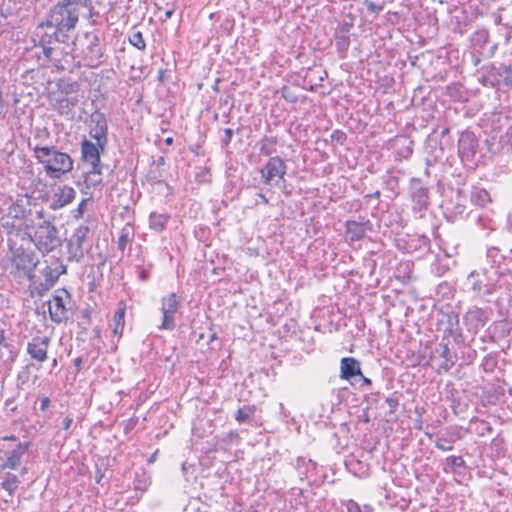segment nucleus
I'll return each mask as SVG.
<instances>
[{"instance_id": "1", "label": "nucleus", "mask_w": 512, "mask_h": 512, "mask_svg": "<svg viewBox=\"0 0 512 512\" xmlns=\"http://www.w3.org/2000/svg\"><path fill=\"white\" fill-rule=\"evenodd\" d=\"M81 8L72 0H57L46 13L45 19L36 26L50 32L49 39H70L80 21Z\"/></svg>"}, {"instance_id": "9", "label": "nucleus", "mask_w": 512, "mask_h": 512, "mask_svg": "<svg viewBox=\"0 0 512 512\" xmlns=\"http://www.w3.org/2000/svg\"><path fill=\"white\" fill-rule=\"evenodd\" d=\"M89 234L90 228L87 225H80L73 231L67 243L69 261L79 263L83 260L85 253L91 248L88 243Z\"/></svg>"}, {"instance_id": "39", "label": "nucleus", "mask_w": 512, "mask_h": 512, "mask_svg": "<svg viewBox=\"0 0 512 512\" xmlns=\"http://www.w3.org/2000/svg\"><path fill=\"white\" fill-rule=\"evenodd\" d=\"M81 8H85L87 10V20L92 26H98L102 24V16L98 10H96L93 5V1L90 2V6H81Z\"/></svg>"}, {"instance_id": "16", "label": "nucleus", "mask_w": 512, "mask_h": 512, "mask_svg": "<svg viewBox=\"0 0 512 512\" xmlns=\"http://www.w3.org/2000/svg\"><path fill=\"white\" fill-rule=\"evenodd\" d=\"M50 32L47 30L36 26L31 34V41L33 42L34 47H41L42 53L47 60H52V55L54 52V48L52 47L55 43H67L68 41L62 38L49 39Z\"/></svg>"}, {"instance_id": "43", "label": "nucleus", "mask_w": 512, "mask_h": 512, "mask_svg": "<svg viewBox=\"0 0 512 512\" xmlns=\"http://www.w3.org/2000/svg\"><path fill=\"white\" fill-rule=\"evenodd\" d=\"M281 96L289 103H297L299 100L298 95L286 85L281 88Z\"/></svg>"}, {"instance_id": "26", "label": "nucleus", "mask_w": 512, "mask_h": 512, "mask_svg": "<svg viewBox=\"0 0 512 512\" xmlns=\"http://www.w3.org/2000/svg\"><path fill=\"white\" fill-rule=\"evenodd\" d=\"M439 353L443 358V362L440 364L439 369L444 372H449L457 361V354L448 347L445 343L439 344Z\"/></svg>"}, {"instance_id": "15", "label": "nucleus", "mask_w": 512, "mask_h": 512, "mask_svg": "<svg viewBox=\"0 0 512 512\" xmlns=\"http://www.w3.org/2000/svg\"><path fill=\"white\" fill-rule=\"evenodd\" d=\"M490 310L488 308L471 307L463 316V322L472 334H477L488 322Z\"/></svg>"}, {"instance_id": "13", "label": "nucleus", "mask_w": 512, "mask_h": 512, "mask_svg": "<svg viewBox=\"0 0 512 512\" xmlns=\"http://www.w3.org/2000/svg\"><path fill=\"white\" fill-rule=\"evenodd\" d=\"M180 306L179 297L176 293H171L161 299V312L163 315L162 323L158 327L160 330L172 331L175 324V314Z\"/></svg>"}, {"instance_id": "23", "label": "nucleus", "mask_w": 512, "mask_h": 512, "mask_svg": "<svg viewBox=\"0 0 512 512\" xmlns=\"http://www.w3.org/2000/svg\"><path fill=\"white\" fill-rule=\"evenodd\" d=\"M29 442L19 443L13 450L6 451V461L3 463L8 469L16 470L22 463V457L28 452Z\"/></svg>"}, {"instance_id": "40", "label": "nucleus", "mask_w": 512, "mask_h": 512, "mask_svg": "<svg viewBox=\"0 0 512 512\" xmlns=\"http://www.w3.org/2000/svg\"><path fill=\"white\" fill-rule=\"evenodd\" d=\"M383 183L386 189L396 193L399 187V176L393 171H387L383 176Z\"/></svg>"}, {"instance_id": "30", "label": "nucleus", "mask_w": 512, "mask_h": 512, "mask_svg": "<svg viewBox=\"0 0 512 512\" xmlns=\"http://www.w3.org/2000/svg\"><path fill=\"white\" fill-rule=\"evenodd\" d=\"M487 261L494 268V271H501V266L505 262L506 257L500 252L497 247H489L486 253Z\"/></svg>"}, {"instance_id": "28", "label": "nucleus", "mask_w": 512, "mask_h": 512, "mask_svg": "<svg viewBox=\"0 0 512 512\" xmlns=\"http://www.w3.org/2000/svg\"><path fill=\"white\" fill-rule=\"evenodd\" d=\"M470 202L479 207H484L486 204L491 202L489 192L479 186H472L470 191Z\"/></svg>"}, {"instance_id": "50", "label": "nucleus", "mask_w": 512, "mask_h": 512, "mask_svg": "<svg viewBox=\"0 0 512 512\" xmlns=\"http://www.w3.org/2000/svg\"><path fill=\"white\" fill-rule=\"evenodd\" d=\"M330 138L333 142L343 145L347 140V135L344 131L336 129L331 133Z\"/></svg>"}, {"instance_id": "41", "label": "nucleus", "mask_w": 512, "mask_h": 512, "mask_svg": "<svg viewBox=\"0 0 512 512\" xmlns=\"http://www.w3.org/2000/svg\"><path fill=\"white\" fill-rule=\"evenodd\" d=\"M102 168H100V173H92V167L87 171L85 176V183L87 187H97L102 183Z\"/></svg>"}, {"instance_id": "38", "label": "nucleus", "mask_w": 512, "mask_h": 512, "mask_svg": "<svg viewBox=\"0 0 512 512\" xmlns=\"http://www.w3.org/2000/svg\"><path fill=\"white\" fill-rule=\"evenodd\" d=\"M335 46H336L337 52L339 54V57L341 59L346 58L347 51L350 46V37L347 35L336 36Z\"/></svg>"}, {"instance_id": "36", "label": "nucleus", "mask_w": 512, "mask_h": 512, "mask_svg": "<svg viewBox=\"0 0 512 512\" xmlns=\"http://www.w3.org/2000/svg\"><path fill=\"white\" fill-rule=\"evenodd\" d=\"M129 43L137 48L138 50L144 52L146 50V42L144 40L143 34L141 31L136 30V27H133L128 34Z\"/></svg>"}, {"instance_id": "45", "label": "nucleus", "mask_w": 512, "mask_h": 512, "mask_svg": "<svg viewBox=\"0 0 512 512\" xmlns=\"http://www.w3.org/2000/svg\"><path fill=\"white\" fill-rule=\"evenodd\" d=\"M234 136V130L231 129V128H225L223 130V135L221 136L220 138V143H221V147L222 149H225L227 150L231 141H232V138Z\"/></svg>"}, {"instance_id": "3", "label": "nucleus", "mask_w": 512, "mask_h": 512, "mask_svg": "<svg viewBox=\"0 0 512 512\" xmlns=\"http://www.w3.org/2000/svg\"><path fill=\"white\" fill-rule=\"evenodd\" d=\"M8 252L6 254V269L16 280L27 279L34 282L35 269L39 264V258L35 252L18 245L16 241L9 240Z\"/></svg>"}, {"instance_id": "34", "label": "nucleus", "mask_w": 512, "mask_h": 512, "mask_svg": "<svg viewBox=\"0 0 512 512\" xmlns=\"http://www.w3.org/2000/svg\"><path fill=\"white\" fill-rule=\"evenodd\" d=\"M20 484V480L17 475L7 472L5 474L4 480L0 483L2 489H4L10 496H12L17 490Z\"/></svg>"}, {"instance_id": "60", "label": "nucleus", "mask_w": 512, "mask_h": 512, "mask_svg": "<svg viewBox=\"0 0 512 512\" xmlns=\"http://www.w3.org/2000/svg\"><path fill=\"white\" fill-rule=\"evenodd\" d=\"M85 207H86V200H82V201L79 203V205H78V207H77V209H76L77 214H75V217H80V216H82V214H83V212H84V210H85Z\"/></svg>"}, {"instance_id": "27", "label": "nucleus", "mask_w": 512, "mask_h": 512, "mask_svg": "<svg viewBox=\"0 0 512 512\" xmlns=\"http://www.w3.org/2000/svg\"><path fill=\"white\" fill-rule=\"evenodd\" d=\"M301 480L308 477L309 473L316 469V463L306 457H297L293 464Z\"/></svg>"}, {"instance_id": "31", "label": "nucleus", "mask_w": 512, "mask_h": 512, "mask_svg": "<svg viewBox=\"0 0 512 512\" xmlns=\"http://www.w3.org/2000/svg\"><path fill=\"white\" fill-rule=\"evenodd\" d=\"M276 145L277 138L273 136H265L257 143L260 154L270 157L277 151Z\"/></svg>"}, {"instance_id": "17", "label": "nucleus", "mask_w": 512, "mask_h": 512, "mask_svg": "<svg viewBox=\"0 0 512 512\" xmlns=\"http://www.w3.org/2000/svg\"><path fill=\"white\" fill-rule=\"evenodd\" d=\"M103 152L98 146V142L93 143L86 138L81 141V160L92 167V173H100L101 153Z\"/></svg>"}, {"instance_id": "55", "label": "nucleus", "mask_w": 512, "mask_h": 512, "mask_svg": "<svg viewBox=\"0 0 512 512\" xmlns=\"http://www.w3.org/2000/svg\"><path fill=\"white\" fill-rule=\"evenodd\" d=\"M77 103L76 98H63L59 101V109L61 113H64L65 110H69L71 107L75 106Z\"/></svg>"}, {"instance_id": "14", "label": "nucleus", "mask_w": 512, "mask_h": 512, "mask_svg": "<svg viewBox=\"0 0 512 512\" xmlns=\"http://www.w3.org/2000/svg\"><path fill=\"white\" fill-rule=\"evenodd\" d=\"M91 124L89 135L98 142V146L104 151L108 144V123L105 114L95 111L91 115Z\"/></svg>"}, {"instance_id": "48", "label": "nucleus", "mask_w": 512, "mask_h": 512, "mask_svg": "<svg viewBox=\"0 0 512 512\" xmlns=\"http://www.w3.org/2000/svg\"><path fill=\"white\" fill-rule=\"evenodd\" d=\"M126 312V305L124 302H120L118 308L114 314L115 324H124V317Z\"/></svg>"}, {"instance_id": "24", "label": "nucleus", "mask_w": 512, "mask_h": 512, "mask_svg": "<svg viewBox=\"0 0 512 512\" xmlns=\"http://www.w3.org/2000/svg\"><path fill=\"white\" fill-rule=\"evenodd\" d=\"M430 250V239L425 235H413L406 241L407 253L424 255Z\"/></svg>"}, {"instance_id": "7", "label": "nucleus", "mask_w": 512, "mask_h": 512, "mask_svg": "<svg viewBox=\"0 0 512 512\" xmlns=\"http://www.w3.org/2000/svg\"><path fill=\"white\" fill-rule=\"evenodd\" d=\"M45 263V267L41 270L44 280L37 282L34 278V282L29 284L31 295L43 296L56 284L59 277L67 272L66 265L59 258L51 257Z\"/></svg>"}, {"instance_id": "53", "label": "nucleus", "mask_w": 512, "mask_h": 512, "mask_svg": "<svg viewBox=\"0 0 512 512\" xmlns=\"http://www.w3.org/2000/svg\"><path fill=\"white\" fill-rule=\"evenodd\" d=\"M399 396L397 392L393 393L391 396L387 397L385 402L388 404L391 413H395L399 406Z\"/></svg>"}, {"instance_id": "51", "label": "nucleus", "mask_w": 512, "mask_h": 512, "mask_svg": "<svg viewBox=\"0 0 512 512\" xmlns=\"http://www.w3.org/2000/svg\"><path fill=\"white\" fill-rule=\"evenodd\" d=\"M477 433L480 435H485L486 433L491 434L493 432V428L489 422L485 420H477Z\"/></svg>"}, {"instance_id": "22", "label": "nucleus", "mask_w": 512, "mask_h": 512, "mask_svg": "<svg viewBox=\"0 0 512 512\" xmlns=\"http://www.w3.org/2000/svg\"><path fill=\"white\" fill-rule=\"evenodd\" d=\"M356 376H362L360 361L354 357H343L340 361V378L355 385L352 379Z\"/></svg>"}, {"instance_id": "2", "label": "nucleus", "mask_w": 512, "mask_h": 512, "mask_svg": "<svg viewBox=\"0 0 512 512\" xmlns=\"http://www.w3.org/2000/svg\"><path fill=\"white\" fill-rule=\"evenodd\" d=\"M43 218V209L32 211L24 205L22 200L14 202L9 206L8 213L0 219V227L7 235V244H9V240L16 242L18 239L28 241L35 228V222L37 219Z\"/></svg>"}, {"instance_id": "58", "label": "nucleus", "mask_w": 512, "mask_h": 512, "mask_svg": "<svg viewBox=\"0 0 512 512\" xmlns=\"http://www.w3.org/2000/svg\"><path fill=\"white\" fill-rule=\"evenodd\" d=\"M361 380V384L359 385L360 389H365L372 386V380L368 377H365L363 374L359 376Z\"/></svg>"}, {"instance_id": "44", "label": "nucleus", "mask_w": 512, "mask_h": 512, "mask_svg": "<svg viewBox=\"0 0 512 512\" xmlns=\"http://www.w3.org/2000/svg\"><path fill=\"white\" fill-rule=\"evenodd\" d=\"M347 510L348 512H372L373 508L370 505H364L361 507L354 500H349L347 503Z\"/></svg>"}, {"instance_id": "37", "label": "nucleus", "mask_w": 512, "mask_h": 512, "mask_svg": "<svg viewBox=\"0 0 512 512\" xmlns=\"http://www.w3.org/2000/svg\"><path fill=\"white\" fill-rule=\"evenodd\" d=\"M498 367V353L492 352L487 354L481 362V368L486 373H493Z\"/></svg>"}, {"instance_id": "32", "label": "nucleus", "mask_w": 512, "mask_h": 512, "mask_svg": "<svg viewBox=\"0 0 512 512\" xmlns=\"http://www.w3.org/2000/svg\"><path fill=\"white\" fill-rule=\"evenodd\" d=\"M256 406L254 405H244L240 407L235 414V420L239 424L249 423L252 417L255 415Z\"/></svg>"}, {"instance_id": "5", "label": "nucleus", "mask_w": 512, "mask_h": 512, "mask_svg": "<svg viewBox=\"0 0 512 512\" xmlns=\"http://www.w3.org/2000/svg\"><path fill=\"white\" fill-rule=\"evenodd\" d=\"M28 242H32L42 254H48L62 245L56 225L45 217L37 219Z\"/></svg>"}, {"instance_id": "6", "label": "nucleus", "mask_w": 512, "mask_h": 512, "mask_svg": "<svg viewBox=\"0 0 512 512\" xmlns=\"http://www.w3.org/2000/svg\"><path fill=\"white\" fill-rule=\"evenodd\" d=\"M83 37L85 40V46L81 51L83 65L88 68H97L107 58L104 38L101 37L98 29L85 32Z\"/></svg>"}, {"instance_id": "54", "label": "nucleus", "mask_w": 512, "mask_h": 512, "mask_svg": "<svg viewBox=\"0 0 512 512\" xmlns=\"http://www.w3.org/2000/svg\"><path fill=\"white\" fill-rule=\"evenodd\" d=\"M129 242V232L127 229H122L121 234L118 238L117 244L120 251H124Z\"/></svg>"}, {"instance_id": "4", "label": "nucleus", "mask_w": 512, "mask_h": 512, "mask_svg": "<svg viewBox=\"0 0 512 512\" xmlns=\"http://www.w3.org/2000/svg\"><path fill=\"white\" fill-rule=\"evenodd\" d=\"M34 157L44 166L46 174L51 178H60L73 169V160L67 153L60 152L54 146L32 148Z\"/></svg>"}, {"instance_id": "12", "label": "nucleus", "mask_w": 512, "mask_h": 512, "mask_svg": "<svg viewBox=\"0 0 512 512\" xmlns=\"http://www.w3.org/2000/svg\"><path fill=\"white\" fill-rule=\"evenodd\" d=\"M65 299H70L69 292L66 289H58L54 292L52 301H48L50 319L55 323L65 322L69 318Z\"/></svg>"}, {"instance_id": "20", "label": "nucleus", "mask_w": 512, "mask_h": 512, "mask_svg": "<svg viewBox=\"0 0 512 512\" xmlns=\"http://www.w3.org/2000/svg\"><path fill=\"white\" fill-rule=\"evenodd\" d=\"M410 193L415 209H427L429 205V191L420 179L412 178Z\"/></svg>"}, {"instance_id": "64", "label": "nucleus", "mask_w": 512, "mask_h": 512, "mask_svg": "<svg viewBox=\"0 0 512 512\" xmlns=\"http://www.w3.org/2000/svg\"><path fill=\"white\" fill-rule=\"evenodd\" d=\"M506 138H507V140H506L507 145L509 146V148L512 151V126L506 132Z\"/></svg>"}, {"instance_id": "21", "label": "nucleus", "mask_w": 512, "mask_h": 512, "mask_svg": "<svg viewBox=\"0 0 512 512\" xmlns=\"http://www.w3.org/2000/svg\"><path fill=\"white\" fill-rule=\"evenodd\" d=\"M76 196V191L67 185L59 187L50 200H48V207L51 210H58L70 204Z\"/></svg>"}, {"instance_id": "63", "label": "nucleus", "mask_w": 512, "mask_h": 512, "mask_svg": "<svg viewBox=\"0 0 512 512\" xmlns=\"http://www.w3.org/2000/svg\"><path fill=\"white\" fill-rule=\"evenodd\" d=\"M222 27H224L228 34H230L231 30L233 29L234 27V21L233 20H225V22L222 24Z\"/></svg>"}, {"instance_id": "29", "label": "nucleus", "mask_w": 512, "mask_h": 512, "mask_svg": "<svg viewBox=\"0 0 512 512\" xmlns=\"http://www.w3.org/2000/svg\"><path fill=\"white\" fill-rule=\"evenodd\" d=\"M15 358L16 353L13 351V346L5 342L4 331L0 329V361L13 363Z\"/></svg>"}, {"instance_id": "57", "label": "nucleus", "mask_w": 512, "mask_h": 512, "mask_svg": "<svg viewBox=\"0 0 512 512\" xmlns=\"http://www.w3.org/2000/svg\"><path fill=\"white\" fill-rule=\"evenodd\" d=\"M90 322L91 312L88 309H85L82 311L81 322H79V325L82 326L84 330H87V327L90 325Z\"/></svg>"}, {"instance_id": "56", "label": "nucleus", "mask_w": 512, "mask_h": 512, "mask_svg": "<svg viewBox=\"0 0 512 512\" xmlns=\"http://www.w3.org/2000/svg\"><path fill=\"white\" fill-rule=\"evenodd\" d=\"M364 5L369 12L376 14V15L379 14L384 8V6L382 4H377L370 0H366L364 2Z\"/></svg>"}, {"instance_id": "61", "label": "nucleus", "mask_w": 512, "mask_h": 512, "mask_svg": "<svg viewBox=\"0 0 512 512\" xmlns=\"http://www.w3.org/2000/svg\"><path fill=\"white\" fill-rule=\"evenodd\" d=\"M72 423H73V417L66 416L65 419L63 420V429L66 431L69 430Z\"/></svg>"}, {"instance_id": "19", "label": "nucleus", "mask_w": 512, "mask_h": 512, "mask_svg": "<svg viewBox=\"0 0 512 512\" xmlns=\"http://www.w3.org/2000/svg\"><path fill=\"white\" fill-rule=\"evenodd\" d=\"M373 224L370 220L345 222V236L350 242H356L364 238L367 231H371Z\"/></svg>"}, {"instance_id": "42", "label": "nucleus", "mask_w": 512, "mask_h": 512, "mask_svg": "<svg viewBox=\"0 0 512 512\" xmlns=\"http://www.w3.org/2000/svg\"><path fill=\"white\" fill-rule=\"evenodd\" d=\"M498 74L503 77L504 84L512 88V64L501 65Z\"/></svg>"}, {"instance_id": "35", "label": "nucleus", "mask_w": 512, "mask_h": 512, "mask_svg": "<svg viewBox=\"0 0 512 512\" xmlns=\"http://www.w3.org/2000/svg\"><path fill=\"white\" fill-rule=\"evenodd\" d=\"M447 317L448 326L446 327V332H448L451 336L454 337V340L457 341L459 337H461V333L459 331V315L458 313L451 312L445 315Z\"/></svg>"}, {"instance_id": "11", "label": "nucleus", "mask_w": 512, "mask_h": 512, "mask_svg": "<svg viewBox=\"0 0 512 512\" xmlns=\"http://www.w3.org/2000/svg\"><path fill=\"white\" fill-rule=\"evenodd\" d=\"M287 173V165L280 156H272L261 168V180L267 186H276L280 180H284Z\"/></svg>"}, {"instance_id": "52", "label": "nucleus", "mask_w": 512, "mask_h": 512, "mask_svg": "<svg viewBox=\"0 0 512 512\" xmlns=\"http://www.w3.org/2000/svg\"><path fill=\"white\" fill-rule=\"evenodd\" d=\"M494 386V393L498 396H504L506 393L507 382L504 379H496Z\"/></svg>"}, {"instance_id": "25", "label": "nucleus", "mask_w": 512, "mask_h": 512, "mask_svg": "<svg viewBox=\"0 0 512 512\" xmlns=\"http://www.w3.org/2000/svg\"><path fill=\"white\" fill-rule=\"evenodd\" d=\"M467 199L462 189L458 188L456 191L455 202H452V207L447 208L451 211L454 217L463 218L468 215V207L466 205Z\"/></svg>"}, {"instance_id": "49", "label": "nucleus", "mask_w": 512, "mask_h": 512, "mask_svg": "<svg viewBox=\"0 0 512 512\" xmlns=\"http://www.w3.org/2000/svg\"><path fill=\"white\" fill-rule=\"evenodd\" d=\"M452 440L441 437L438 438L435 442V447L441 451H451L453 449V446L451 445Z\"/></svg>"}, {"instance_id": "59", "label": "nucleus", "mask_w": 512, "mask_h": 512, "mask_svg": "<svg viewBox=\"0 0 512 512\" xmlns=\"http://www.w3.org/2000/svg\"><path fill=\"white\" fill-rule=\"evenodd\" d=\"M50 398L47 396L40 398V410L45 411L50 405Z\"/></svg>"}, {"instance_id": "46", "label": "nucleus", "mask_w": 512, "mask_h": 512, "mask_svg": "<svg viewBox=\"0 0 512 512\" xmlns=\"http://www.w3.org/2000/svg\"><path fill=\"white\" fill-rule=\"evenodd\" d=\"M137 275L140 281L146 282L150 278V270L152 269V264H149L147 267L137 265Z\"/></svg>"}, {"instance_id": "33", "label": "nucleus", "mask_w": 512, "mask_h": 512, "mask_svg": "<svg viewBox=\"0 0 512 512\" xmlns=\"http://www.w3.org/2000/svg\"><path fill=\"white\" fill-rule=\"evenodd\" d=\"M168 220V215L152 212L149 216V226L152 230L161 232L165 229Z\"/></svg>"}, {"instance_id": "62", "label": "nucleus", "mask_w": 512, "mask_h": 512, "mask_svg": "<svg viewBox=\"0 0 512 512\" xmlns=\"http://www.w3.org/2000/svg\"><path fill=\"white\" fill-rule=\"evenodd\" d=\"M477 35L479 36V40H481L483 43H487L489 39V34L486 30L477 32Z\"/></svg>"}, {"instance_id": "47", "label": "nucleus", "mask_w": 512, "mask_h": 512, "mask_svg": "<svg viewBox=\"0 0 512 512\" xmlns=\"http://www.w3.org/2000/svg\"><path fill=\"white\" fill-rule=\"evenodd\" d=\"M446 465L451 469L464 467L465 462L461 456H449L446 458Z\"/></svg>"}, {"instance_id": "8", "label": "nucleus", "mask_w": 512, "mask_h": 512, "mask_svg": "<svg viewBox=\"0 0 512 512\" xmlns=\"http://www.w3.org/2000/svg\"><path fill=\"white\" fill-rule=\"evenodd\" d=\"M502 271L489 272L483 268L480 271H472L467 277V285L478 296L492 294L496 288V282Z\"/></svg>"}, {"instance_id": "18", "label": "nucleus", "mask_w": 512, "mask_h": 512, "mask_svg": "<svg viewBox=\"0 0 512 512\" xmlns=\"http://www.w3.org/2000/svg\"><path fill=\"white\" fill-rule=\"evenodd\" d=\"M50 338L47 336H35L27 343V353L31 359L43 363L48 358Z\"/></svg>"}, {"instance_id": "10", "label": "nucleus", "mask_w": 512, "mask_h": 512, "mask_svg": "<svg viewBox=\"0 0 512 512\" xmlns=\"http://www.w3.org/2000/svg\"><path fill=\"white\" fill-rule=\"evenodd\" d=\"M479 152V141L476 135L469 130L463 131L458 140V154L465 165L473 167L477 164L476 156Z\"/></svg>"}]
</instances>
